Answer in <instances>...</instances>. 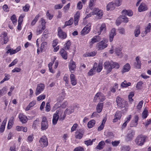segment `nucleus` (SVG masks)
<instances>
[{"instance_id": "obj_1", "label": "nucleus", "mask_w": 151, "mask_h": 151, "mask_svg": "<svg viewBox=\"0 0 151 151\" xmlns=\"http://www.w3.org/2000/svg\"><path fill=\"white\" fill-rule=\"evenodd\" d=\"M147 137L145 136L140 135L138 136L135 140V142L137 145H142L145 141Z\"/></svg>"}, {"instance_id": "obj_2", "label": "nucleus", "mask_w": 151, "mask_h": 151, "mask_svg": "<svg viewBox=\"0 0 151 151\" xmlns=\"http://www.w3.org/2000/svg\"><path fill=\"white\" fill-rule=\"evenodd\" d=\"M61 114H63V111L61 109H59L56 110V112L53 115L52 119V124L54 125L56 124L57 121L59 119V115Z\"/></svg>"}, {"instance_id": "obj_3", "label": "nucleus", "mask_w": 151, "mask_h": 151, "mask_svg": "<svg viewBox=\"0 0 151 151\" xmlns=\"http://www.w3.org/2000/svg\"><path fill=\"white\" fill-rule=\"evenodd\" d=\"M48 126L46 118L45 116L43 117L41 122V129L42 130H46L48 128Z\"/></svg>"}, {"instance_id": "obj_4", "label": "nucleus", "mask_w": 151, "mask_h": 151, "mask_svg": "<svg viewBox=\"0 0 151 151\" xmlns=\"http://www.w3.org/2000/svg\"><path fill=\"white\" fill-rule=\"evenodd\" d=\"M107 42V40H104L98 43L97 44V46L99 50H103L107 46V44H106Z\"/></svg>"}, {"instance_id": "obj_5", "label": "nucleus", "mask_w": 151, "mask_h": 151, "mask_svg": "<svg viewBox=\"0 0 151 151\" xmlns=\"http://www.w3.org/2000/svg\"><path fill=\"white\" fill-rule=\"evenodd\" d=\"M128 21V19L125 15L121 16L118 18L116 20V24L119 25L122 22L127 23Z\"/></svg>"}, {"instance_id": "obj_6", "label": "nucleus", "mask_w": 151, "mask_h": 151, "mask_svg": "<svg viewBox=\"0 0 151 151\" xmlns=\"http://www.w3.org/2000/svg\"><path fill=\"white\" fill-rule=\"evenodd\" d=\"M91 26V24L90 23L87 25L81 31V34L83 35H84L88 33L90 30Z\"/></svg>"}, {"instance_id": "obj_7", "label": "nucleus", "mask_w": 151, "mask_h": 151, "mask_svg": "<svg viewBox=\"0 0 151 151\" xmlns=\"http://www.w3.org/2000/svg\"><path fill=\"white\" fill-rule=\"evenodd\" d=\"M45 88V85L43 84H39L37 85L36 88L35 94L36 95H38L40 94L42 91H43Z\"/></svg>"}, {"instance_id": "obj_8", "label": "nucleus", "mask_w": 151, "mask_h": 151, "mask_svg": "<svg viewBox=\"0 0 151 151\" xmlns=\"http://www.w3.org/2000/svg\"><path fill=\"white\" fill-rule=\"evenodd\" d=\"M75 107V106H74L73 107L71 106L70 108L71 109H68V108L66 109L64 111V114L63 115V118H62L60 117V119H64L66 117V114H69L73 112L74 111V108Z\"/></svg>"}, {"instance_id": "obj_9", "label": "nucleus", "mask_w": 151, "mask_h": 151, "mask_svg": "<svg viewBox=\"0 0 151 151\" xmlns=\"http://www.w3.org/2000/svg\"><path fill=\"white\" fill-rule=\"evenodd\" d=\"M58 35L59 37L61 39H64L67 37V35L66 33L63 32L61 29L60 27H59L58 29Z\"/></svg>"}, {"instance_id": "obj_10", "label": "nucleus", "mask_w": 151, "mask_h": 151, "mask_svg": "<svg viewBox=\"0 0 151 151\" xmlns=\"http://www.w3.org/2000/svg\"><path fill=\"white\" fill-rule=\"evenodd\" d=\"M84 133L83 130L79 129L75 133V137L76 138L81 139L83 137Z\"/></svg>"}, {"instance_id": "obj_11", "label": "nucleus", "mask_w": 151, "mask_h": 151, "mask_svg": "<svg viewBox=\"0 0 151 151\" xmlns=\"http://www.w3.org/2000/svg\"><path fill=\"white\" fill-rule=\"evenodd\" d=\"M122 113L119 111H117L114 115V118L113 120V122H117L118 120H119L122 116Z\"/></svg>"}, {"instance_id": "obj_12", "label": "nucleus", "mask_w": 151, "mask_h": 151, "mask_svg": "<svg viewBox=\"0 0 151 151\" xmlns=\"http://www.w3.org/2000/svg\"><path fill=\"white\" fill-rule=\"evenodd\" d=\"M135 135V131L133 130H131L127 134V141H130L132 139Z\"/></svg>"}, {"instance_id": "obj_13", "label": "nucleus", "mask_w": 151, "mask_h": 151, "mask_svg": "<svg viewBox=\"0 0 151 151\" xmlns=\"http://www.w3.org/2000/svg\"><path fill=\"white\" fill-rule=\"evenodd\" d=\"M111 63L109 61H106L104 63V68L107 70V73H109L111 71Z\"/></svg>"}, {"instance_id": "obj_14", "label": "nucleus", "mask_w": 151, "mask_h": 151, "mask_svg": "<svg viewBox=\"0 0 151 151\" xmlns=\"http://www.w3.org/2000/svg\"><path fill=\"white\" fill-rule=\"evenodd\" d=\"M39 142L40 144H43L45 147L47 146L48 145L47 139L45 136L42 137V138H41Z\"/></svg>"}, {"instance_id": "obj_15", "label": "nucleus", "mask_w": 151, "mask_h": 151, "mask_svg": "<svg viewBox=\"0 0 151 151\" xmlns=\"http://www.w3.org/2000/svg\"><path fill=\"white\" fill-rule=\"evenodd\" d=\"M19 118L20 121L23 123H26L27 121V117L22 113L19 114Z\"/></svg>"}, {"instance_id": "obj_16", "label": "nucleus", "mask_w": 151, "mask_h": 151, "mask_svg": "<svg viewBox=\"0 0 151 151\" xmlns=\"http://www.w3.org/2000/svg\"><path fill=\"white\" fill-rule=\"evenodd\" d=\"M69 68L70 71H74L76 68V63L73 60H71L69 64Z\"/></svg>"}, {"instance_id": "obj_17", "label": "nucleus", "mask_w": 151, "mask_h": 151, "mask_svg": "<svg viewBox=\"0 0 151 151\" xmlns=\"http://www.w3.org/2000/svg\"><path fill=\"white\" fill-rule=\"evenodd\" d=\"M116 29L115 28H113L111 31L109 33V38L110 42L113 41V39L114 36L116 35Z\"/></svg>"}, {"instance_id": "obj_18", "label": "nucleus", "mask_w": 151, "mask_h": 151, "mask_svg": "<svg viewBox=\"0 0 151 151\" xmlns=\"http://www.w3.org/2000/svg\"><path fill=\"white\" fill-rule=\"evenodd\" d=\"M68 104L67 101L63 102L61 105H60L58 102L54 106V107L55 109L61 107L62 108H65Z\"/></svg>"}, {"instance_id": "obj_19", "label": "nucleus", "mask_w": 151, "mask_h": 151, "mask_svg": "<svg viewBox=\"0 0 151 151\" xmlns=\"http://www.w3.org/2000/svg\"><path fill=\"white\" fill-rule=\"evenodd\" d=\"M70 79L72 85L73 86L75 85L77 83V81L76 79L75 76L73 74L70 75Z\"/></svg>"}, {"instance_id": "obj_20", "label": "nucleus", "mask_w": 151, "mask_h": 151, "mask_svg": "<svg viewBox=\"0 0 151 151\" xmlns=\"http://www.w3.org/2000/svg\"><path fill=\"white\" fill-rule=\"evenodd\" d=\"M147 8L145 4L142 3L138 7V10L139 12L144 11L147 10Z\"/></svg>"}, {"instance_id": "obj_21", "label": "nucleus", "mask_w": 151, "mask_h": 151, "mask_svg": "<svg viewBox=\"0 0 151 151\" xmlns=\"http://www.w3.org/2000/svg\"><path fill=\"white\" fill-rule=\"evenodd\" d=\"M130 69V65L128 63L126 64L123 67V68L122 71V73H124L128 72Z\"/></svg>"}, {"instance_id": "obj_22", "label": "nucleus", "mask_w": 151, "mask_h": 151, "mask_svg": "<svg viewBox=\"0 0 151 151\" xmlns=\"http://www.w3.org/2000/svg\"><path fill=\"white\" fill-rule=\"evenodd\" d=\"M60 53L62 58L66 60L67 58V52L63 49L61 50Z\"/></svg>"}, {"instance_id": "obj_23", "label": "nucleus", "mask_w": 151, "mask_h": 151, "mask_svg": "<svg viewBox=\"0 0 151 151\" xmlns=\"http://www.w3.org/2000/svg\"><path fill=\"white\" fill-rule=\"evenodd\" d=\"M103 106V103H100L98 104L96 107V109L98 113H100L102 111Z\"/></svg>"}, {"instance_id": "obj_24", "label": "nucleus", "mask_w": 151, "mask_h": 151, "mask_svg": "<svg viewBox=\"0 0 151 151\" xmlns=\"http://www.w3.org/2000/svg\"><path fill=\"white\" fill-rule=\"evenodd\" d=\"M115 5L114 3L113 2H111L109 3L106 6V9L107 10H109L110 9H113L115 7Z\"/></svg>"}, {"instance_id": "obj_25", "label": "nucleus", "mask_w": 151, "mask_h": 151, "mask_svg": "<svg viewBox=\"0 0 151 151\" xmlns=\"http://www.w3.org/2000/svg\"><path fill=\"white\" fill-rule=\"evenodd\" d=\"M105 145V143L103 141H101L96 147V149L99 150H101L104 147V146Z\"/></svg>"}, {"instance_id": "obj_26", "label": "nucleus", "mask_w": 151, "mask_h": 151, "mask_svg": "<svg viewBox=\"0 0 151 151\" xmlns=\"http://www.w3.org/2000/svg\"><path fill=\"white\" fill-rule=\"evenodd\" d=\"M100 40L101 37L99 36H95L92 39L91 42L92 43H94L95 42L100 41Z\"/></svg>"}, {"instance_id": "obj_27", "label": "nucleus", "mask_w": 151, "mask_h": 151, "mask_svg": "<svg viewBox=\"0 0 151 151\" xmlns=\"http://www.w3.org/2000/svg\"><path fill=\"white\" fill-rule=\"evenodd\" d=\"M127 104V102L125 101L124 100H122L117 105L119 107L122 108L124 107L126 104Z\"/></svg>"}, {"instance_id": "obj_28", "label": "nucleus", "mask_w": 151, "mask_h": 151, "mask_svg": "<svg viewBox=\"0 0 151 151\" xmlns=\"http://www.w3.org/2000/svg\"><path fill=\"white\" fill-rule=\"evenodd\" d=\"M111 70L112 68H116L118 69L119 67V65L117 63L112 62H111Z\"/></svg>"}, {"instance_id": "obj_29", "label": "nucleus", "mask_w": 151, "mask_h": 151, "mask_svg": "<svg viewBox=\"0 0 151 151\" xmlns=\"http://www.w3.org/2000/svg\"><path fill=\"white\" fill-rule=\"evenodd\" d=\"M2 35H3V39L4 44H6L8 41V38L7 36V34L5 32H3L2 33Z\"/></svg>"}, {"instance_id": "obj_30", "label": "nucleus", "mask_w": 151, "mask_h": 151, "mask_svg": "<svg viewBox=\"0 0 151 151\" xmlns=\"http://www.w3.org/2000/svg\"><path fill=\"white\" fill-rule=\"evenodd\" d=\"M95 124V120L92 119L88 123V125L89 128H92Z\"/></svg>"}, {"instance_id": "obj_31", "label": "nucleus", "mask_w": 151, "mask_h": 151, "mask_svg": "<svg viewBox=\"0 0 151 151\" xmlns=\"http://www.w3.org/2000/svg\"><path fill=\"white\" fill-rule=\"evenodd\" d=\"M7 91V88L6 87H4L1 89L0 90V97L5 94Z\"/></svg>"}, {"instance_id": "obj_32", "label": "nucleus", "mask_w": 151, "mask_h": 151, "mask_svg": "<svg viewBox=\"0 0 151 151\" xmlns=\"http://www.w3.org/2000/svg\"><path fill=\"white\" fill-rule=\"evenodd\" d=\"M131 84L130 83L128 82L127 83L126 81H124L121 84V86L122 87H126L130 86Z\"/></svg>"}, {"instance_id": "obj_33", "label": "nucleus", "mask_w": 151, "mask_h": 151, "mask_svg": "<svg viewBox=\"0 0 151 151\" xmlns=\"http://www.w3.org/2000/svg\"><path fill=\"white\" fill-rule=\"evenodd\" d=\"M147 113V110L145 108L142 114V116L143 118L145 119L147 117L148 115Z\"/></svg>"}, {"instance_id": "obj_34", "label": "nucleus", "mask_w": 151, "mask_h": 151, "mask_svg": "<svg viewBox=\"0 0 151 151\" xmlns=\"http://www.w3.org/2000/svg\"><path fill=\"white\" fill-rule=\"evenodd\" d=\"M151 27L150 23H149L147 27L145 28V31L144 32V34L145 35L148 32H150Z\"/></svg>"}, {"instance_id": "obj_35", "label": "nucleus", "mask_w": 151, "mask_h": 151, "mask_svg": "<svg viewBox=\"0 0 151 151\" xmlns=\"http://www.w3.org/2000/svg\"><path fill=\"white\" fill-rule=\"evenodd\" d=\"M140 28L139 27H137L134 31L135 36L136 37H137L140 34Z\"/></svg>"}, {"instance_id": "obj_36", "label": "nucleus", "mask_w": 151, "mask_h": 151, "mask_svg": "<svg viewBox=\"0 0 151 151\" xmlns=\"http://www.w3.org/2000/svg\"><path fill=\"white\" fill-rule=\"evenodd\" d=\"M138 116L135 115L134 116V122H135V124H134L133 125H132V124H131V127H136L137 126V125L138 124Z\"/></svg>"}, {"instance_id": "obj_37", "label": "nucleus", "mask_w": 151, "mask_h": 151, "mask_svg": "<svg viewBox=\"0 0 151 151\" xmlns=\"http://www.w3.org/2000/svg\"><path fill=\"white\" fill-rule=\"evenodd\" d=\"M134 66L136 68L140 69L141 67V62L139 61V62H136L134 64Z\"/></svg>"}, {"instance_id": "obj_38", "label": "nucleus", "mask_w": 151, "mask_h": 151, "mask_svg": "<svg viewBox=\"0 0 151 151\" xmlns=\"http://www.w3.org/2000/svg\"><path fill=\"white\" fill-rule=\"evenodd\" d=\"M106 29L105 24L104 23H103L100 28L99 32L101 33L102 31H103L104 32Z\"/></svg>"}, {"instance_id": "obj_39", "label": "nucleus", "mask_w": 151, "mask_h": 151, "mask_svg": "<svg viewBox=\"0 0 151 151\" xmlns=\"http://www.w3.org/2000/svg\"><path fill=\"white\" fill-rule=\"evenodd\" d=\"M99 99L100 100V101L102 102L104 101L105 99V97L101 93H99Z\"/></svg>"}, {"instance_id": "obj_40", "label": "nucleus", "mask_w": 151, "mask_h": 151, "mask_svg": "<svg viewBox=\"0 0 151 151\" xmlns=\"http://www.w3.org/2000/svg\"><path fill=\"white\" fill-rule=\"evenodd\" d=\"M97 69V71L98 72H100L102 69V64L99 63Z\"/></svg>"}, {"instance_id": "obj_41", "label": "nucleus", "mask_w": 151, "mask_h": 151, "mask_svg": "<svg viewBox=\"0 0 151 151\" xmlns=\"http://www.w3.org/2000/svg\"><path fill=\"white\" fill-rule=\"evenodd\" d=\"M71 45V43L70 40H68L65 44V49L66 50H69L70 46Z\"/></svg>"}, {"instance_id": "obj_42", "label": "nucleus", "mask_w": 151, "mask_h": 151, "mask_svg": "<svg viewBox=\"0 0 151 151\" xmlns=\"http://www.w3.org/2000/svg\"><path fill=\"white\" fill-rule=\"evenodd\" d=\"M11 19L14 24H15L16 23L17 20L16 16L15 15H13L12 16L11 18Z\"/></svg>"}, {"instance_id": "obj_43", "label": "nucleus", "mask_w": 151, "mask_h": 151, "mask_svg": "<svg viewBox=\"0 0 151 151\" xmlns=\"http://www.w3.org/2000/svg\"><path fill=\"white\" fill-rule=\"evenodd\" d=\"M5 77L0 82V83H3L4 81H6L8 80L10 78V76L7 75L6 74H5Z\"/></svg>"}, {"instance_id": "obj_44", "label": "nucleus", "mask_w": 151, "mask_h": 151, "mask_svg": "<svg viewBox=\"0 0 151 151\" xmlns=\"http://www.w3.org/2000/svg\"><path fill=\"white\" fill-rule=\"evenodd\" d=\"M29 7L30 6L29 4H26L25 6L23 7V9L24 12H27L28 11Z\"/></svg>"}, {"instance_id": "obj_45", "label": "nucleus", "mask_w": 151, "mask_h": 151, "mask_svg": "<svg viewBox=\"0 0 151 151\" xmlns=\"http://www.w3.org/2000/svg\"><path fill=\"white\" fill-rule=\"evenodd\" d=\"M38 15H37L36 16V17H35V18L32 21V22L31 23V24L32 25H34L36 23L38 20Z\"/></svg>"}, {"instance_id": "obj_46", "label": "nucleus", "mask_w": 151, "mask_h": 151, "mask_svg": "<svg viewBox=\"0 0 151 151\" xmlns=\"http://www.w3.org/2000/svg\"><path fill=\"white\" fill-rule=\"evenodd\" d=\"M73 22V19H70L68 21H66L65 22V26H68L71 25Z\"/></svg>"}, {"instance_id": "obj_47", "label": "nucleus", "mask_w": 151, "mask_h": 151, "mask_svg": "<svg viewBox=\"0 0 151 151\" xmlns=\"http://www.w3.org/2000/svg\"><path fill=\"white\" fill-rule=\"evenodd\" d=\"M39 122V120L38 119H36L34 122L32 126L34 127L35 129L36 128L37 125L38 124Z\"/></svg>"}, {"instance_id": "obj_48", "label": "nucleus", "mask_w": 151, "mask_h": 151, "mask_svg": "<svg viewBox=\"0 0 151 151\" xmlns=\"http://www.w3.org/2000/svg\"><path fill=\"white\" fill-rule=\"evenodd\" d=\"M142 84L143 82L142 81H140L138 82L136 86V88H137L138 89H139L141 88Z\"/></svg>"}, {"instance_id": "obj_49", "label": "nucleus", "mask_w": 151, "mask_h": 151, "mask_svg": "<svg viewBox=\"0 0 151 151\" xmlns=\"http://www.w3.org/2000/svg\"><path fill=\"white\" fill-rule=\"evenodd\" d=\"M115 50L116 53L118 56L120 55L121 53V50L120 48H117L115 49Z\"/></svg>"}, {"instance_id": "obj_50", "label": "nucleus", "mask_w": 151, "mask_h": 151, "mask_svg": "<svg viewBox=\"0 0 151 151\" xmlns=\"http://www.w3.org/2000/svg\"><path fill=\"white\" fill-rule=\"evenodd\" d=\"M96 73V71L93 70V69H91L88 73V75L89 76H91L94 75Z\"/></svg>"}, {"instance_id": "obj_51", "label": "nucleus", "mask_w": 151, "mask_h": 151, "mask_svg": "<svg viewBox=\"0 0 151 151\" xmlns=\"http://www.w3.org/2000/svg\"><path fill=\"white\" fill-rule=\"evenodd\" d=\"M17 62H18V60L17 59H15V60H14L11 63V64H10L9 65V67H10L14 65L15 64H16L17 63Z\"/></svg>"}, {"instance_id": "obj_52", "label": "nucleus", "mask_w": 151, "mask_h": 151, "mask_svg": "<svg viewBox=\"0 0 151 151\" xmlns=\"http://www.w3.org/2000/svg\"><path fill=\"white\" fill-rule=\"evenodd\" d=\"M143 103V101H140L138 105L137 106V109L139 110H140L142 107Z\"/></svg>"}, {"instance_id": "obj_53", "label": "nucleus", "mask_w": 151, "mask_h": 151, "mask_svg": "<svg viewBox=\"0 0 151 151\" xmlns=\"http://www.w3.org/2000/svg\"><path fill=\"white\" fill-rule=\"evenodd\" d=\"M46 111H49L50 110V106L49 103H47L45 106Z\"/></svg>"}, {"instance_id": "obj_54", "label": "nucleus", "mask_w": 151, "mask_h": 151, "mask_svg": "<svg viewBox=\"0 0 151 151\" xmlns=\"http://www.w3.org/2000/svg\"><path fill=\"white\" fill-rule=\"evenodd\" d=\"M45 98V95H42L38 96L37 98V100L40 101L42 99H44Z\"/></svg>"}, {"instance_id": "obj_55", "label": "nucleus", "mask_w": 151, "mask_h": 151, "mask_svg": "<svg viewBox=\"0 0 151 151\" xmlns=\"http://www.w3.org/2000/svg\"><path fill=\"white\" fill-rule=\"evenodd\" d=\"M92 142L93 141H91V139H89L84 141L85 143L87 146H88L92 144Z\"/></svg>"}, {"instance_id": "obj_56", "label": "nucleus", "mask_w": 151, "mask_h": 151, "mask_svg": "<svg viewBox=\"0 0 151 151\" xmlns=\"http://www.w3.org/2000/svg\"><path fill=\"white\" fill-rule=\"evenodd\" d=\"M78 127V124L76 123L74 124L71 129V132H72L75 131Z\"/></svg>"}, {"instance_id": "obj_57", "label": "nucleus", "mask_w": 151, "mask_h": 151, "mask_svg": "<svg viewBox=\"0 0 151 151\" xmlns=\"http://www.w3.org/2000/svg\"><path fill=\"white\" fill-rule=\"evenodd\" d=\"M134 96V94L132 92L128 96V98L130 101H133V99L132 98L133 96Z\"/></svg>"}, {"instance_id": "obj_58", "label": "nucleus", "mask_w": 151, "mask_h": 151, "mask_svg": "<svg viewBox=\"0 0 151 151\" xmlns=\"http://www.w3.org/2000/svg\"><path fill=\"white\" fill-rule=\"evenodd\" d=\"M82 3L81 1H79L77 5V8L78 9L80 10L82 9Z\"/></svg>"}, {"instance_id": "obj_59", "label": "nucleus", "mask_w": 151, "mask_h": 151, "mask_svg": "<svg viewBox=\"0 0 151 151\" xmlns=\"http://www.w3.org/2000/svg\"><path fill=\"white\" fill-rule=\"evenodd\" d=\"M70 6V4L68 3L66 6H64V10L65 12L69 9Z\"/></svg>"}, {"instance_id": "obj_60", "label": "nucleus", "mask_w": 151, "mask_h": 151, "mask_svg": "<svg viewBox=\"0 0 151 151\" xmlns=\"http://www.w3.org/2000/svg\"><path fill=\"white\" fill-rule=\"evenodd\" d=\"M84 149L81 147H78L75 148L74 150V151H84Z\"/></svg>"}, {"instance_id": "obj_61", "label": "nucleus", "mask_w": 151, "mask_h": 151, "mask_svg": "<svg viewBox=\"0 0 151 151\" xmlns=\"http://www.w3.org/2000/svg\"><path fill=\"white\" fill-rule=\"evenodd\" d=\"M99 116V115L97 113V112H95L93 113L91 115V118H93V117H98Z\"/></svg>"}, {"instance_id": "obj_62", "label": "nucleus", "mask_w": 151, "mask_h": 151, "mask_svg": "<svg viewBox=\"0 0 151 151\" xmlns=\"http://www.w3.org/2000/svg\"><path fill=\"white\" fill-rule=\"evenodd\" d=\"M99 10H100L98 8H94L93 9V12H92L91 13H93V15L94 14H96L98 13Z\"/></svg>"}, {"instance_id": "obj_63", "label": "nucleus", "mask_w": 151, "mask_h": 151, "mask_svg": "<svg viewBox=\"0 0 151 151\" xmlns=\"http://www.w3.org/2000/svg\"><path fill=\"white\" fill-rule=\"evenodd\" d=\"M121 0H115L114 4L115 5L118 6L120 5Z\"/></svg>"}, {"instance_id": "obj_64", "label": "nucleus", "mask_w": 151, "mask_h": 151, "mask_svg": "<svg viewBox=\"0 0 151 151\" xmlns=\"http://www.w3.org/2000/svg\"><path fill=\"white\" fill-rule=\"evenodd\" d=\"M21 69L18 68H15L12 71L13 73H14L15 72H20L21 71Z\"/></svg>"}]
</instances>
